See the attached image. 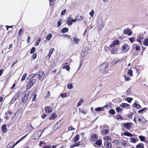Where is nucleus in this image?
I'll return each instance as SVG.
<instances>
[{
    "label": "nucleus",
    "mask_w": 148,
    "mask_h": 148,
    "mask_svg": "<svg viewBox=\"0 0 148 148\" xmlns=\"http://www.w3.org/2000/svg\"><path fill=\"white\" fill-rule=\"evenodd\" d=\"M121 144L123 146L125 147L127 145V142L124 140H122L121 141Z\"/></svg>",
    "instance_id": "obj_33"
},
{
    "label": "nucleus",
    "mask_w": 148,
    "mask_h": 148,
    "mask_svg": "<svg viewBox=\"0 0 148 148\" xmlns=\"http://www.w3.org/2000/svg\"><path fill=\"white\" fill-rule=\"evenodd\" d=\"M146 108H144L143 109L140 110L138 111V112L139 113H140L144 111Z\"/></svg>",
    "instance_id": "obj_60"
},
{
    "label": "nucleus",
    "mask_w": 148,
    "mask_h": 148,
    "mask_svg": "<svg viewBox=\"0 0 148 148\" xmlns=\"http://www.w3.org/2000/svg\"><path fill=\"white\" fill-rule=\"evenodd\" d=\"M120 106L122 108L129 107L130 105L127 103H122L120 105Z\"/></svg>",
    "instance_id": "obj_20"
},
{
    "label": "nucleus",
    "mask_w": 148,
    "mask_h": 148,
    "mask_svg": "<svg viewBox=\"0 0 148 148\" xmlns=\"http://www.w3.org/2000/svg\"><path fill=\"white\" fill-rule=\"evenodd\" d=\"M6 124H4L2 127V131L4 133L5 132L7 131V129L6 128Z\"/></svg>",
    "instance_id": "obj_24"
},
{
    "label": "nucleus",
    "mask_w": 148,
    "mask_h": 148,
    "mask_svg": "<svg viewBox=\"0 0 148 148\" xmlns=\"http://www.w3.org/2000/svg\"><path fill=\"white\" fill-rule=\"evenodd\" d=\"M83 102V101L82 99H81L77 103V106L78 107L81 105Z\"/></svg>",
    "instance_id": "obj_42"
},
{
    "label": "nucleus",
    "mask_w": 148,
    "mask_h": 148,
    "mask_svg": "<svg viewBox=\"0 0 148 148\" xmlns=\"http://www.w3.org/2000/svg\"><path fill=\"white\" fill-rule=\"evenodd\" d=\"M33 85L32 84L29 82L28 83H27V88L29 89L31 88Z\"/></svg>",
    "instance_id": "obj_39"
},
{
    "label": "nucleus",
    "mask_w": 148,
    "mask_h": 148,
    "mask_svg": "<svg viewBox=\"0 0 148 148\" xmlns=\"http://www.w3.org/2000/svg\"><path fill=\"white\" fill-rule=\"evenodd\" d=\"M27 74L26 73H25L23 75L21 79V81H23L25 80V78L27 75Z\"/></svg>",
    "instance_id": "obj_49"
},
{
    "label": "nucleus",
    "mask_w": 148,
    "mask_h": 148,
    "mask_svg": "<svg viewBox=\"0 0 148 148\" xmlns=\"http://www.w3.org/2000/svg\"><path fill=\"white\" fill-rule=\"evenodd\" d=\"M116 117L117 119L123 120V117L121 116L120 115H118L116 116Z\"/></svg>",
    "instance_id": "obj_51"
},
{
    "label": "nucleus",
    "mask_w": 148,
    "mask_h": 148,
    "mask_svg": "<svg viewBox=\"0 0 148 148\" xmlns=\"http://www.w3.org/2000/svg\"><path fill=\"white\" fill-rule=\"evenodd\" d=\"M133 48L134 49H135L137 51H140V46L136 44H133Z\"/></svg>",
    "instance_id": "obj_12"
},
{
    "label": "nucleus",
    "mask_w": 148,
    "mask_h": 148,
    "mask_svg": "<svg viewBox=\"0 0 148 148\" xmlns=\"http://www.w3.org/2000/svg\"><path fill=\"white\" fill-rule=\"evenodd\" d=\"M88 52L86 50L83 49L82 50L81 53V55L82 57H84L86 56L88 53Z\"/></svg>",
    "instance_id": "obj_18"
},
{
    "label": "nucleus",
    "mask_w": 148,
    "mask_h": 148,
    "mask_svg": "<svg viewBox=\"0 0 148 148\" xmlns=\"http://www.w3.org/2000/svg\"><path fill=\"white\" fill-rule=\"evenodd\" d=\"M44 72L43 71L40 72L37 76L38 78L41 81L43 80L44 75Z\"/></svg>",
    "instance_id": "obj_10"
},
{
    "label": "nucleus",
    "mask_w": 148,
    "mask_h": 148,
    "mask_svg": "<svg viewBox=\"0 0 148 148\" xmlns=\"http://www.w3.org/2000/svg\"><path fill=\"white\" fill-rule=\"evenodd\" d=\"M133 106L134 108H137V109H139L140 107V106L137 102H135L134 103Z\"/></svg>",
    "instance_id": "obj_21"
},
{
    "label": "nucleus",
    "mask_w": 148,
    "mask_h": 148,
    "mask_svg": "<svg viewBox=\"0 0 148 148\" xmlns=\"http://www.w3.org/2000/svg\"><path fill=\"white\" fill-rule=\"evenodd\" d=\"M132 123H131L128 122L124 123L123 124V125L125 128L127 130H130L131 128Z\"/></svg>",
    "instance_id": "obj_9"
},
{
    "label": "nucleus",
    "mask_w": 148,
    "mask_h": 148,
    "mask_svg": "<svg viewBox=\"0 0 148 148\" xmlns=\"http://www.w3.org/2000/svg\"><path fill=\"white\" fill-rule=\"evenodd\" d=\"M72 84H69L67 86V88L69 89H71L73 87Z\"/></svg>",
    "instance_id": "obj_58"
},
{
    "label": "nucleus",
    "mask_w": 148,
    "mask_h": 148,
    "mask_svg": "<svg viewBox=\"0 0 148 148\" xmlns=\"http://www.w3.org/2000/svg\"><path fill=\"white\" fill-rule=\"evenodd\" d=\"M103 23L102 21L99 22L98 23V24L99 25V27L101 28V29L103 28L104 27V25H103Z\"/></svg>",
    "instance_id": "obj_38"
},
{
    "label": "nucleus",
    "mask_w": 148,
    "mask_h": 148,
    "mask_svg": "<svg viewBox=\"0 0 148 148\" xmlns=\"http://www.w3.org/2000/svg\"><path fill=\"white\" fill-rule=\"evenodd\" d=\"M132 73V71L131 69H130L128 70L127 72V74L130 77H132L133 76Z\"/></svg>",
    "instance_id": "obj_34"
},
{
    "label": "nucleus",
    "mask_w": 148,
    "mask_h": 148,
    "mask_svg": "<svg viewBox=\"0 0 148 148\" xmlns=\"http://www.w3.org/2000/svg\"><path fill=\"white\" fill-rule=\"evenodd\" d=\"M68 31V29L66 27L64 28L61 30V33H64Z\"/></svg>",
    "instance_id": "obj_28"
},
{
    "label": "nucleus",
    "mask_w": 148,
    "mask_h": 148,
    "mask_svg": "<svg viewBox=\"0 0 148 148\" xmlns=\"http://www.w3.org/2000/svg\"><path fill=\"white\" fill-rule=\"evenodd\" d=\"M79 110L80 112L84 114H86L87 112L86 110H84L83 109H79Z\"/></svg>",
    "instance_id": "obj_40"
},
{
    "label": "nucleus",
    "mask_w": 148,
    "mask_h": 148,
    "mask_svg": "<svg viewBox=\"0 0 148 148\" xmlns=\"http://www.w3.org/2000/svg\"><path fill=\"white\" fill-rule=\"evenodd\" d=\"M77 20L79 21L84 19V17L80 14L78 15L77 16Z\"/></svg>",
    "instance_id": "obj_26"
},
{
    "label": "nucleus",
    "mask_w": 148,
    "mask_h": 148,
    "mask_svg": "<svg viewBox=\"0 0 148 148\" xmlns=\"http://www.w3.org/2000/svg\"><path fill=\"white\" fill-rule=\"evenodd\" d=\"M108 66V64L107 63H105L102 64L99 67L100 71H101L103 73L106 74L108 73V70L106 69Z\"/></svg>",
    "instance_id": "obj_2"
},
{
    "label": "nucleus",
    "mask_w": 148,
    "mask_h": 148,
    "mask_svg": "<svg viewBox=\"0 0 148 148\" xmlns=\"http://www.w3.org/2000/svg\"><path fill=\"white\" fill-rule=\"evenodd\" d=\"M54 50V48H51L50 49L49 55L50 56H51V54L52 53L53 51Z\"/></svg>",
    "instance_id": "obj_59"
},
{
    "label": "nucleus",
    "mask_w": 148,
    "mask_h": 148,
    "mask_svg": "<svg viewBox=\"0 0 148 148\" xmlns=\"http://www.w3.org/2000/svg\"><path fill=\"white\" fill-rule=\"evenodd\" d=\"M19 143V141H17L16 143L14 144V142H11L9 143L7 146L8 148H13L17 144Z\"/></svg>",
    "instance_id": "obj_11"
},
{
    "label": "nucleus",
    "mask_w": 148,
    "mask_h": 148,
    "mask_svg": "<svg viewBox=\"0 0 148 148\" xmlns=\"http://www.w3.org/2000/svg\"><path fill=\"white\" fill-rule=\"evenodd\" d=\"M133 99L132 98L129 97L126 99V100L129 103H130Z\"/></svg>",
    "instance_id": "obj_45"
},
{
    "label": "nucleus",
    "mask_w": 148,
    "mask_h": 148,
    "mask_svg": "<svg viewBox=\"0 0 148 148\" xmlns=\"http://www.w3.org/2000/svg\"><path fill=\"white\" fill-rule=\"evenodd\" d=\"M124 134L125 135V136H130V137L133 136V135L131 133L129 132H125L124 133Z\"/></svg>",
    "instance_id": "obj_31"
},
{
    "label": "nucleus",
    "mask_w": 148,
    "mask_h": 148,
    "mask_svg": "<svg viewBox=\"0 0 148 148\" xmlns=\"http://www.w3.org/2000/svg\"><path fill=\"white\" fill-rule=\"evenodd\" d=\"M109 112L110 114L112 115H114L115 113L114 110L112 109L110 110L109 111Z\"/></svg>",
    "instance_id": "obj_44"
},
{
    "label": "nucleus",
    "mask_w": 148,
    "mask_h": 148,
    "mask_svg": "<svg viewBox=\"0 0 148 148\" xmlns=\"http://www.w3.org/2000/svg\"><path fill=\"white\" fill-rule=\"evenodd\" d=\"M138 138L141 141H145V137L142 135L139 136Z\"/></svg>",
    "instance_id": "obj_37"
},
{
    "label": "nucleus",
    "mask_w": 148,
    "mask_h": 148,
    "mask_svg": "<svg viewBox=\"0 0 148 148\" xmlns=\"http://www.w3.org/2000/svg\"><path fill=\"white\" fill-rule=\"evenodd\" d=\"M130 47L126 44H124L121 47V49L124 52H127L129 50Z\"/></svg>",
    "instance_id": "obj_4"
},
{
    "label": "nucleus",
    "mask_w": 148,
    "mask_h": 148,
    "mask_svg": "<svg viewBox=\"0 0 148 148\" xmlns=\"http://www.w3.org/2000/svg\"><path fill=\"white\" fill-rule=\"evenodd\" d=\"M23 32V30L22 29H20L19 31L18 34L19 35L21 36Z\"/></svg>",
    "instance_id": "obj_53"
},
{
    "label": "nucleus",
    "mask_w": 148,
    "mask_h": 148,
    "mask_svg": "<svg viewBox=\"0 0 148 148\" xmlns=\"http://www.w3.org/2000/svg\"><path fill=\"white\" fill-rule=\"evenodd\" d=\"M136 141V139L133 138H130V142L131 143H135Z\"/></svg>",
    "instance_id": "obj_41"
},
{
    "label": "nucleus",
    "mask_w": 148,
    "mask_h": 148,
    "mask_svg": "<svg viewBox=\"0 0 148 148\" xmlns=\"http://www.w3.org/2000/svg\"><path fill=\"white\" fill-rule=\"evenodd\" d=\"M60 96H61L62 98H65L67 97V95L66 93H61L60 94Z\"/></svg>",
    "instance_id": "obj_56"
},
{
    "label": "nucleus",
    "mask_w": 148,
    "mask_h": 148,
    "mask_svg": "<svg viewBox=\"0 0 148 148\" xmlns=\"http://www.w3.org/2000/svg\"><path fill=\"white\" fill-rule=\"evenodd\" d=\"M144 44L145 46H148V39H145L144 42Z\"/></svg>",
    "instance_id": "obj_47"
},
{
    "label": "nucleus",
    "mask_w": 148,
    "mask_h": 148,
    "mask_svg": "<svg viewBox=\"0 0 148 148\" xmlns=\"http://www.w3.org/2000/svg\"><path fill=\"white\" fill-rule=\"evenodd\" d=\"M62 122L61 120H60L53 127V130H56L58 129L62 125Z\"/></svg>",
    "instance_id": "obj_6"
},
{
    "label": "nucleus",
    "mask_w": 148,
    "mask_h": 148,
    "mask_svg": "<svg viewBox=\"0 0 148 148\" xmlns=\"http://www.w3.org/2000/svg\"><path fill=\"white\" fill-rule=\"evenodd\" d=\"M57 116L55 113L54 112L49 118V119L50 120H53Z\"/></svg>",
    "instance_id": "obj_22"
},
{
    "label": "nucleus",
    "mask_w": 148,
    "mask_h": 148,
    "mask_svg": "<svg viewBox=\"0 0 148 148\" xmlns=\"http://www.w3.org/2000/svg\"><path fill=\"white\" fill-rule=\"evenodd\" d=\"M123 32L125 34L129 36L131 35L132 34V31L129 28L125 29L124 30Z\"/></svg>",
    "instance_id": "obj_8"
},
{
    "label": "nucleus",
    "mask_w": 148,
    "mask_h": 148,
    "mask_svg": "<svg viewBox=\"0 0 148 148\" xmlns=\"http://www.w3.org/2000/svg\"><path fill=\"white\" fill-rule=\"evenodd\" d=\"M29 93V91H25L22 96V103L23 104L25 105V106L27 105L29 101L28 99V97Z\"/></svg>",
    "instance_id": "obj_1"
},
{
    "label": "nucleus",
    "mask_w": 148,
    "mask_h": 148,
    "mask_svg": "<svg viewBox=\"0 0 148 148\" xmlns=\"http://www.w3.org/2000/svg\"><path fill=\"white\" fill-rule=\"evenodd\" d=\"M73 40L75 42L76 44H78L80 41V40L79 39H78L76 37L74 38Z\"/></svg>",
    "instance_id": "obj_46"
},
{
    "label": "nucleus",
    "mask_w": 148,
    "mask_h": 148,
    "mask_svg": "<svg viewBox=\"0 0 148 148\" xmlns=\"http://www.w3.org/2000/svg\"><path fill=\"white\" fill-rule=\"evenodd\" d=\"M109 132V130L107 129H105L101 132V133L103 134H106Z\"/></svg>",
    "instance_id": "obj_36"
},
{
    "label": "nucleus",
    "mask_w": 148,
    "mask_h": 148,
    "mask_svg": "<svg viewBox=\"0 0 148 148\" xmlns=\"http://www.w3.org/2000/svg\"><path fill=\"white\" fill-rule=\"evenodd\" d=\"M124 77L126 81H128L130 80V78L128 76L125 75L124 76Z\"/></svg>",
    "instance_id": "obj_64"
},
{
    "label": "nucleus",
    "mask_w": 148,
    "mask_h": 148,
    "mask_svg": "<svg viewBox=\"0 0 148 148\" xmlns=\"http://www.w3.org/2000/svg\"><path fill=\"white\" fill-rule=\"evenodd\" d=\"M136 148H144L143 144L140 143L136 146Z\"/></svg>",
    "instance_id": "obj_32"
},
{
    "label": "nucleus",
    "mask_w": 148,
    "mask_h": 148,
    "mask_svg": "<svg viewBox=\"0 0 148 148\" xmlns=\"http://www.w3.org/2000/svg\"><path fill=\"white\" fill-rule=\"evenodd\" d=\"M45 110L46 112L48 114L50 113L52 111L51 108L49 106L45 107Z\"/></svg>",
    "instance_id": "obj_17"
},
{
    "label": "nucleus",
    "mask_w": 148,
    "mask_h": 148,
    "mask_svg": "<svg viewBox=\"0 0 148 148\" xmlns=\"http://www.w3.org/2000/svg\"><path fill=\"white\" fill-rule=\"evenodd\" d=\"M104 110V108L102 107H99L95 108V110L97 112H99L103 111Z\"/></svg>",
    "instance_id": "obj_23"
},
{
    "label": "nucleus",
    "mask_w": 148,
    "mask_h": 148,
    "mask_svg": "<svg viewBox=\"0 0 148 148\" xmlns=\"http://www.w3.org/2000/svg\"><path fill=\"white\" fill-rule=\"evenodd\" d=\"M94 14V11L93 10H92L90 12L89 14L92 17H93V16Z\"/></svg>",
    "instance_id": "obj_62"
},
{
    "label": "nucleus",
    "mask_w": 148,
    "mask_h": 148,
    "mask_svg": "<svg viewBox=\"0 0 148 148\" xmlns=\"http://www.w3.org/2000/svg\"><path fill=\"white\" fill-rule=\"evenodd\" d=\"M102 143V141L101 140H99L97 141V140L96 142V145H101Z\"/></svg>",
    "instance_id": "obj_48"
},
{
    "label": "nucleus",
    "mask_w": 148,
    "mask_h": 148,
    "mask_svg": "<svg viewBox=\"0 0 148 148\" xmlns=\"http://www.w3.org/2000/svg\"><path fill=\"white\" fill-rule=\"evenodd\" d=\"M50 2V5L52 6L54 5V0H49Z\"/></svg>",
    "instance_id": "obj_63"
},
{
    "label": "nucleus",
    "mask_w": 148,
    "mask_h": 148,
    "mask_svg": "<svg viewBox=\"0 0 148 148\" xmlns=\"http://www.w3.org/2000/svg\"><path fill=\"white\" fill-rule=\"evenodd\" d=\"M52 35L51 34H49L46 37V40H49L52 38Z\"/></svg>",
    "instance_id": "obj_35"
},
{
    "label": "nucleus",
    "mask_w": 148,
    "mask_h": 148,
    "mask_svg": "<svg viewBox=\"0 0 148 148\" xmlns=\"http://www.w3.org/2000/svg\"><path fill=\"white\" fill-rule=\"evenodd\" d=\"M126 94L127 96H129L132 94L131 92V89L130 88H129L126 92Z\"/></svg>",
    "instance_id": "obj_29"
},
{
    "label": "nucleus",
    "mask_w": 148,
    "mask_h": 148,
    "mask_svg": "<svg viewBox=\"0 0 148 148\" xmlns=\"http://www.w3.org/2000/svg\"><path fill=\"white\" fill-rule=\"evenodd\" d=\"M117 48L113 47L112 49L111 53L113 54H116L117 53Z\"/></svg>",
    "instance_id": "obj_25"
},
{
    "label": "nucleus",
    "mask_w": 148,
    "mask_h": 148,
    "mask_svg": "<svg viewBox=\"0 0 148 148\" xmlns=\"http://www.w3.org/2000/svg\"><path fill=\"white\" fill-rule=\"evenodd\" d=\"M80 136L78 134L76 136H75L74 137V142H75L77 141H78L79 139V138Z\"/></svg>",
    "instance_id": "obj_27"
},
{
    "label": "nucleus",
    "mask_w": 148,
    "mask_h": 148,
    "mask_svg": "<svg viewBox=\"0 0 148 148\" xmlns=\"http://www.w3.org/2000/svg\"><path fill=\"white\" fill-rule=\"evenodd\" d=\"M119 61V59L118 58L115 59H114L112 63V65H114L116 63H117Z\"/></svg>",
    "instance_id": "obj_30"
},
{
    "label": "nucleus",
    "mask_w": 148,
    "mask_h": 148,
    "mask_svg": "<svg viewBox=\"0 0 148 148\" xmlns=\"http://www.w3.org/2000/svg\"><path fill=\"white\" fill-rule=\"evenodd\" d=\"M80 144V142L78 141L76 143H74L71 145L70 146V148H72L74 147L79 146Z\"/></svg>",
    "instance_id": "obj_19"
},
{
    "label": "nucleus",
    "mask_w": 148,
    "mask_h": 148,
    "mask_svg": "<svg viewBox=\"0 0 148 148\" xmlns=\"http://www.w3.org/2000/svg\"><path fill=\"white\" fill-rule=\"evenodd\" d=\"M43 132V131L41 132V130H39L36 132L34 135V139L36 140L39 138L41 136Z\"/></svg>",
    "instance_id": "obj_3"
},
{
    "label": "nucleus",
    "mask_w": 148,
    "mask_h": 148,
    "mask_svg": "<svg viewBox=\"0 0 148 148\" xmlns=\"http://www.w3.org/2000/svg\"><path fill=\"white\" fill-rule=\"evenodd\" d=\"M138 121L143 123H145L146 121L145 119L142 116H140L138 117Z\"/></svg>",
    "instance_id": "obj_15"
},
{
    "label": "nucleus",
    "mask_w": 148,
    "mask_h": 148,
    "mask_svg": "<svg viewBox=\"0 0 148 148\" xmlns=\"http://www.w3.org/2000/svg\"><path fill=\"white\" fill-rule=\"evenodd\" d=\"M134 38H129V40L130 42L132 43H133L134 41Z\"/></svg>",
    "instance_id": "obj_61"
},
{
    "label": "nucleus",
    "mask_w": 148,
    "mask_h": 148,
    "mask_svg": "<svg viewBox=\"0 0 148 148\" xmlns=\"http://www.w3.org/2000/svg\"><path fill=\"white\" fill-rule=\"evenodd\" d=\"M62 69H66L68 71H69V70H70V67H69V65H65V66H64L62 68Z\"/></svg>",
    "instance_id": "obj_43"
},
{
    "label": "nucleus",
    "mask_w": 148,
    "mask_h": 148,
    "mask_svg": "<svg viewBox=\"0 0 148 148\" xmlns=\"http://www.w3.org/2000/svg\"><path fill=\"white\" fill-rule=\"evenodd\" d=\"M104 139L105 141L110 140H111V138L109 136H106L104 137Z\"/></svg>",
    "instance_id": "obj_52"
},
{
    "label": "nucleus",
    "mask_w": 148,
    "mask_h": 148,
    "mask_svg": "<svg viewBox=\"0 0 148 148\" xmlns=\"http://www.w3.org/2000/svg\"><path fill=\"white\" fill-rule=\"evenodd\" d=\"M40 41H41L40 38H38V39L36 42V44L35 45L36 46L38 45L39 44V43L40 42Z\"/></svg>",
    "instance_id": "obj_55"
},
{
    "label": "nucleus",
    "mask_w": 148,
    "mask_h": 148,
    "mask_svg": "<svg viewBox=\"0 0 148 148\" xmlns=\"http://www.w3.org/2000/svg\"><path fill=\"white\" fill-rule=\"evenodd\" d=\"M105 146L107 148H111L112 147V144L110 142H108V141H105L104 143Z\"/></svg>",
    "instance_id": "obj_14"
},
{
    "label": "nucleus",
    "mask_w": 148,
    "mask_h": 148,
    "mask_svg": "<svg viewBox=\"0 0 148 148\" xmlns=\"http://www.w3.org/2000/svg\"><path fill=\"white\" fill-rule=\"evenodd\" d=\"M66 23L69 25H71L73 23V19L70 17H69L67 19V21H66Z\"/></svg>",
    "instance_id": "obj_16"
},
{
    "label": "nucleus",
    "mask_w": 148,
    "mask_h": 148,
    "mask_svg": "<svg viewBox=\"0 0 148 148\" xmlns=\"http://www.w3.org/2000/svg\"><path fill=\"white\" fill-rule=\"evenodd\" d=\"M97 137L96 134H92L90 138V140L92 142H95L97 141Z\"/></svg>",
    "instance_id": "obj_13"
},
{
    "label": "nucleus",
    "mask_w": 148,
    "mask_h": 148,
    "mask_svg": "<svg viewBox=\"0 0 148 148\" xmlns=\"http://www.w3.org/2000/svg\"><path fill=\"white\" fill-rule=\"evenodd\" d=\"M120 42L119 40L117 39L113 41L110 45V47L111 48L114 47L115 46L118 45L119 43Z\"/></svg>",
    "instance_id": "obj_7"
},
{
    "label": "nucleus",
    "mask_w": 148,
    "mask_h": 148,
    "mask_svg": "<svg viewBox=\"0 0 148 148\" xmlns=\"http://www.w3.org/2000/svg\"><path fill=\"white\" fill-rule=\"evenodd\" d=\"M19 94L20 93L19 92H18L15 95L10 101V103L11 104L14 103L16 100L17 99L19 95Z\"/></svg>",
    "instance_id": "obj_5"
},
{
    "label": "nucleus",
    "mask_w": 148,
    "mask_h": 148,
    "mask_svg": "<svg viewBox=\"0 0 148 148\" xmlns=\"http://www.w3.org/2000/svg\"><path fill=\"white\" fill-rule=\"evenodd\" d=\"M35 51V47H32L31 49V51H30V54H32L33 53L34 51Z\"/></svg>",
    "instance_id": "obj_54"
},
{
    "label": "nucleus",
    "mask_w": 148,
    "mask_h": 148,
    "mask_svg": "<svg viewBox=\"0 0 148 148\" xmlns=\"http://www.w3.org/2000/svg\"><path fill=\"white\" fill-rule=\"evenodd\" d=\"M63 37L64 38H67L71 39V38L70 36L66 34H64Z\"/></svg>",
    "instance_id": "obj_57"
},
{
    "label": "nucleus",
    "mask_w": 148,
    "mask_h": 148,
    "mask_svg": "<svg viewBox=\"0 0 148 148\" xmlns=\"http://www.w3.org/2000/svg\"><path fill=\"white\" fill-rule=\"evenodd\" d=\"M116 111L117 112H119L122 110V109L120 108L119 107H118L116 108Z\"/></svg>",
    "instance_id": "obj_50"
}]
</instances>
